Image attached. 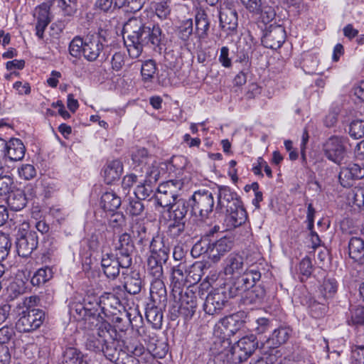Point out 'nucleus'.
I'll use <instances>...</instances> for the list:
<instances>
[{
    "label": "nucleus",
    "mask_w": 364,
    "mask_h": 364,
    "mask_svg": "<svg viewBox=\"0 0 364 364\" xmlns=\"http://www.w3.org/2000/svg\"><path fill=\"white\" fill-rule=\"evenodd\" d=\"M349 134L355 139L363 137L364 120L357 119L353 121L349 126Z\"/></svg>",
    "instance_id": "5fc2aeb1"
},
{
    "label": "nucleus",
    "mask_w": 364,
    "mask_h": 364,
    "mask_svg": "<svg viewBox=\"0 0 364 364\" xmlns=\"http://www.w3.org/2000/svg\"><path fill=\"white\" fill-rule=\"evenodd\" d=\"M183 187L180 180H170L161 183L157 188L156 200L159 205L169 207L178 199V191Z\"/></svg>",
    "instance_id": "1a4fd4ad"
},
{
    "label": "nucleus",
    "mask_w": 364,
    "mask_h": 364,
    "mask_svg": "<svg viewBox=\"0 0 364 364\" xmlns=\"http://www.w3.org/2000/svg\"><path fill=\"white\" fill-rule=\"evenodd\" d=\"M338 289L337 282L334 279H326L321 287L320 291L326 299H332Z\"/></svg>",
    "instance_id": "c03bdc74"
},
{
    "label": "nucleus",
    "mask_w": 364,
    "mask_h": 364,
    "mask_svg": "<svg viewBox=\"0 0 364 364\" xmlns=\"http://www.w3.org/2000/svg\"><path fill=\"white\" fill-rule=\"evenodd\" d=\"M188 206H190V200L187 202L182 198H179L173 205L169 206L168 208L173 210V220H185Z\"/></svg>",
    "instance_id": "a19ab883"
},
{
    "label": "nucleus",
    "mask_w": 364,
    "mask_h": 364,
    "mask_svg": "<svg viewBox=\"0 0 364 364\" xmlns=\"http://www.w3.org/2000/svg\"><path fill=\"white\" fill-rule=\"evenodd\" d=\"M0 148L4 156L11 161H16L23 159L25 155L26 148L21 140L11 139L9 142L0 138Z\"/></svg>",
    "instance_id": "6ab92c4d"
},
{
    "label": "nucleus",
    "mask_w": 364,
    "mask_h": 364,
    "mask_svg": "<svg viewBox=\"0 0 364 364\" xmlns=\"http://www.w3.org/2000/svg\"><path fill=\"white\" fill-rule=\"evenodd\" d=\"M131 314L127 313L125 315L124 318L117 316L114 318V326H112L114 329L116 330V333H117V330L121 332H125L127 331L129 326H132V328H134V325L133 321H136V320L141 321L142 318L139 316H134L132 319L130 318Z\"/></svg>",
    "instance_id": "79ce46f5"
},
{
    "label": "nucleus",
    "mask_w": 364,
    "mask_h": 364,
    "mask_svg": "<svg viewBox=\"0 0 364 364\" xmlns=\"http://www.w3.org/2000/svg\"><path fill=\"white\" fill-rule=\"evenodd\" d=\"M124 287L130 294H139L142 288V280L139 272L136 271L132 272L125 277Z\"/></svg>",
    "instance_id": "c9c22d12"
},
{
    "label": "nucleus",
    "mask_w": 364,
    "mask_h": 364,
    "mask_svg": "<svg viewBox=\"0 0 364 364\" xmlns=\"http://www.w3.org/2000/svg\"><path fill=\"white\" fill-rule=\"evenodd\" d=\"M190 200L191 213L202 220L208 218L214 207V198L211 192L206 190L196 191Z\"/></svg>",
    "instance_id": "423d86ee"
},
{
    "label": "nucleus",
    "mask_w": 364,
    "mask_h": 364,
    "mask_svg": "<svg viewBox=\"0 0 364 364\" xmlns=\"http://www.w3.org/2000/svg\"><path fill=\"white\" fill-rule=\"evenodd\" d=\"M242 203L241 200L235 192H233L228 186H219L218 195V203L216 210L225 208V210H231L237 205Z\"/></svg>",
    "instance_id": "412c9836"
},
{
    "label": "nucleus",
    "mask_w": 364,
    "mask_h": 364,
    "mask_svg": "<svg viewBox=\"0 0 364 364\" xmlns=\"http://www.w3.org/2000/svg\"><path fill=\"white\" fill-rule=\"evenodd\" d=\"M361 232L364 234V228ZM348 254L354 261L364 264V240L359 237H352L348 242Z\"/></svg>",
    "instance_id": "393cba45"
},
{
    "label": "nucleus",
    "mask_w": 364,
    "mask_h": 364,
    "mask_svg": "<svg viewBox=\"0 0 364 364\" xmlns=\"http://www.w3.org/2000/svg\"><path fill=\"white\" fill-rule=\"evenodd\" d=\"M228 302V296L225 289H215L205 297L203 309L208 314H218L227 305Z\"/></svg>",
    "instance_id": "4468645a"
},
{
    "label": "nucleus",
    "mask_w": 364,
    "mask_h": 364,
    "mask_svg": "<svg viewBox=\"0 0 364 364\" xmlns=\"http://www.w3.org/2000/svg\"><path fill=\"white\" fill-rule=\"evenodd\" d=\"M186 267L180 264L172 269V285L173 290L180 289L182 287L188 284L187 278H186Z\"/></svg>",
    "instance_id": "ea45409f"
},
{
    "label": "nucleus",
    "mask_w": 364,
    "mask_h": 364,
    "mask_svg": "<svg viewBox=\"0 0 364 364\" xmlns=\"http://www.w3.org/2000/svg\"><path fill=\"white\" fill-rule=\"evenodd\" d=\"M18 173L21 178L26 180H31L36 175L35 167L31 164H24L18 168Z\"/></svg>",
    "instance_id": "69168bd1"
},
{
    "label": "nucleus",
    "mask_w": 364,
    "mask_h": 364,
    "mask_svg": "<svg viewBox=\"0 0 364 364\" xmlns=\"http://www.w3.org/2000/svg\"><path fill=\"white\" fill-rule=\"evenodd\" d=\"M193 33V24L191 18L183 21L178 27L179 38L183 41H188Z\"/></svg>",
    "instance_id": "864d4df0"
},
{
    "label": "nucleus",
    "mask_w": 364,
    "mask_h": 364,
    "mask_svg": "<svg viewBox=\"0 0 364 364\" xmlns=\"http://www.w3.org/2000/svg\"><path fill=\"white\" fill-rule=\"evenodd\" d=\"M132 264L129 262H126L124 264L121 257L112 254L105 255L101 260V266L104 274L107 277L112 279H114L119 276L120 268L127 269Z\"/></svg>",
    "instance_id": "f3484780"
},
{
    "label": "nucleus",
    "mask_w": 364,
    "mask_h": 364,
    "mask_svg": "<svg viewBox=\"0 0 364 364\" xmlns=\"http://www.w3.org/2000/svg\"><path fill=\"white\" fill-rule=\"evenodd\" d=\"M132 231L134 237L139 239L138 242L144 245L149 240V237L147 233V228L144 223H136L132 228Z\"/></svg>",
    "instance_id": "de8ad7c7"
},
{
    "label": "nucleus",
    "mask_w": 364,
    "mask_h": 364,
    "mask_svg": "<svg viewBox=\"0 0 364 364\" xmlns=\"http://www.w3.org/2000/svg\"><path fill=\"white\" fill-rule=\"evenodd\" d=\"M13 178L7 175H0V196H6L11 192Z\"/></svg>",
    "instance_id": "13d9d810"
},
{
    "label": "nucleus",
    "mask_w": 364,
    "mask_h": 364,
    "mask_svg": "<svg viewBox=\"0 0 364 364\" xmlns=\"http://www.w3.org/2000/svg\"><path fill=\"white\" fill-rule=\"evenodd\" d=\"M142 199L136 198L129 200L128 210L132 215L138 216L141 215L144 210V205Z\"/></svg>",
    "instance_id": "052dcab7"
},
{
    "label": "nucleus",
    "mask_w": 364,
    "mask_h": 364,
    "mask_svg": "<svg viewBox=\"0 0 364 364\" xmlns=\"http://www.w3.org/2000/svg\"><path fill=\"white\" fill-rule=\"evenodd\" d=\"M100 309L102 311L104 308H101L98 302L92 307L88 306L87 304L74 302L70 305V314L78 320L84 319L92 323L96 321V326L98 327L100 323L104 321Z\"/></svg>",
    "instance_id": "f8f14e48"
},
{
    "label": "nucleus",
    "mask_w": 364,
    "mask_h": 364,
    "mask_svg": "<svg viewBox=\"0 0 364 364\" xmlns=\"http://www.w3.org/2000/svg\"><path fill=\"white\" fill-rule=\"evenodd\" d=\"M195 35L200 40H205L208 36L210 21L204 10L199 11L195 16Z\"/></svg>",
    "instance_id": "bb28decb"
},
{
    "label": "nucleus",
    "mask_w": 364,
    "mask_h": 364,
    "mask_svg": "<svg viewBox=\"0 0 364 364\" xmlns=\"http://www.w3.org/2000/svg\"><path fill=\"white\" fill-rule=\"evenodd\" d=\"M261 272L258 267L251 265L242 274L234 277L229 287V296L235 297L244 294L261 279Z\"/></svg>",
    "instance_id": "20e7f679"
},
{
    "label": "nucleus",
    "mask_w": 364,
    "mask_h": 364,
    "mask_svg": "<svg viewBox=\"0 0 364 364\" xmlns=\"http://www.w3.org/2000/svg\"><path fill=\"white\" fill-rule=\"evenodd\" d=\"M364 178V164H350L346 167L341 168L338 175L340 183L343 187L353 185V181Z\"/></svg>",
    "instance_id": "aec40b11"
},
{
    "label": "nucleus",
    "mask_w": 364,
    "mask_h": 364,
    "mask_svg": "<svg viewBox=\"0 0 364 364\" xmlns=\"http://www.w3.org/2000/svg\"><path fill=\"white\" fill-rule=\"evenodd\" d=\"M84 44L82 55L90 62L95 61L100 57L106 60L109 55L111 47L117 45L105 30L85 36Z\"/></svg>",
    "instance_id": "f03ea898"
},
{
    "label": "nucleus",
    "mask_w": 364,
    "mask_h": 364,
    "mask_svg": "<svg viewBox=\"0 0 364 364\" xmlns=\"http://www.w3.org/2000/svg\"><path fill=\"white\" fill-rule=\"evenodd\" d=\"M186 220H178L172 219V221L168 225V231L173 237H178L185 230Z\"/></svg>",
    "instance_id": "4d7b16f0"
},
{
    "label": "nucleus",
    "mask_w": 364,
    "mask_h": 364,
    "mask_svg": "<svg viewBox=\"0 0 364 364\" xmlns=\"http://www.w3.org/2000/svg\"><path fill=\"white\" fill-rule=\"evenodd\" d=\"M77 0H51L50 4H43L39 6L38 21L50 23L49 9H59L65 16H73L77 11Z\"/></svg>",
    "instance_id": "9b49d317"
},
{
    "label": "nucleus",
    "mask_w": 364,
    "mask_h": 364,
    "mask_svg": "<svg viewBox=\"0 0 364 364\" xmlns=\"http://www.w3.org/2000/svg\"><path fill=\"white\" fill-rule=\"evenodd\" d=\"M205 264L202 262H196L188 269L186 268V278H187L188 284L191 285L199 282L203 274H205Z\"/></svg>",
    "instance_id": "72a5a7b5"
},
{
    "label": "nucleus",
    "mask_w": 364,
    "mask_h": 364,
    "mask_svg": "<svg viewBox=\"0 0 364 364\" xmlns=\"http://www.w3.org/2000/svg\"><path fill=\"white\" fill-rule=\"evenodd\" d=\"M124 348L135 358L141 356L144 353V347L141 343H131L122 340Z\"/></svg>",
    "instance_id": "bf43d9fd"
},
{
    "label": "nucleus",
    "mask_w": 364,
    "mask_h": 364,
    "mask_svg": "<svg viewBox=\"0 0 364 364\" xmlns=\"http://www.w3.org/2000/svg\"><path fill=\"white\" fill-rule=\"evenodd\" d=\"M166 262L159 261L155 257H149L147 261L148 270L155 279H159L163 275L162 265Z\"/></svg>",
    "instance_id": "a18cd8bd"
},
{
    "label": "nucleus",
    "mask_w": 364,
    "mask_h": 364,
    "mask_svg": "<svg viewBox=\"0 0 364 364\" xmlns=\"http://www.w3.org/2000/svg\"><path fill=\"white\" fill-rule=\"evenodd\" d=\"M150 296L154 304L159 306H166L167 301V294L164 282L159 279H154L151 282L150 287Z\"/></svg>",
    "instance_id": "b1692460"
},
{
    "label": "nucleus",
    "mask_w": 364,
    "mask_h": 364,
    "mask_svg": "<svg viewBox=\"0 0 364 364\" xmlns=\"http://www.w3.org/2000/svg\"><path fill=\"white\" fill-rule=\"evenodd\" d=\"M123 171L122 164L119 160L108 162L103 169V176L107 184H111L118 180Z\"/></svg>",
    "instance_id": "7c9ffc66"
},
{
    "label": "nucleus",
    "mask_w": 364,
    "mask_h": 364,
    "mask_svg": "<svg viewBox=\"0 0 364 364\" xmlns=\"http://www.w3.org/2000/svg\"><path fill=\"white\" fill-rule=\"evenodd\" d=\"M63 364H87L85 355L75 347H67L63 351Z\"/></svg>",
    "instance_id": "f704fd0d"
},
{
    "label": "nucleus",
    "mask_w": 364,
    "mask_h": 364,
    "mask_svg": "<svg viewBox=\"0 0 364 364\" xmlns=\"http://www.w3.org/2000/svg\"><path fill=\"white\" fill-rule=\"evenodd\" d=\"M115 250L116 255L122 259L124 264L126 262L132 264V254L134 252V245L129 234L123 233L119 236L115 244Z\"/></svg>",
    "instance_id": "4be33fe9"
},
{
    "label": "nucleus",
    "mask_w": 364,
    "mask_h": 364,
    "mask_svg": "<svg viewBox=\"0 0 364 364\" xmlns=\"http://www.w3.org/2000/svg\"><path fill=\"white\" fill-rule=\"evenodd\" d=\"M25 283L21 279H17L10 283L7 288L9 297L14 299L18 296L23 294L26 291Z\"/></svg>",
    "instance_id": "8fccbe9b"
},
{
    "label": "nucleus",
    "mask_w": 364,
    "mask_h": 364,
    "mask_svg": "<svg viewBox=\"0 0 364 364\" xmlns=\"http://www.w3.org/2000/svg\"><path fill=\"white\" fill-rule=\"evenodd\" d=\"M26 203L27 198L23 191L17 190L11 193L8 197V204L15 211L22 210L26 205Z\"/></svg>",
    "instance_id": "58836bf2"
},
{
    "label": "nucleus",
    "mask_w": 364,
    "mask_h": 364,
    "mask_svg": "<svg viewBox=\"0 0 364 364\" xmlns=\"http://www.w3.org/2000/svg\"><path fill=\"white\" fill-rule=\"evenodd\" d=\"M97 335L104 339L105 346L102 353L107 359L116 363L121 353L124 351V346L122 347L120 344L122 341L116 333V330L109 323L102 321L97 327Z\"/></svg>",
    "instance_id": "7ed1b4c3"
},
{
    "label": "nucleus",
    "mask_w": 364,
    "mask_h": 364,
    "mask_svg": "<svg viewBox=\"0 0 364 364\" xmlns=\"http://www.w3.org/2000/svg\"><path fill=\"white\" fill-rule=\"evenodd\" d=\"M220 323L228 336L235 334L244 326V321L238 314H234L220 319Z\"/></svg>",
    "instance_id": "2f4dec72"
},
{
    "label": "nucleus",
    "mask_w": 364,
    "mask_h": 364,
    "mask_svg": "<svg viewBox=\"0 0 364 364\" xmlns=\"http://www.w3.org/2000/svg\"><path fill=\"white\" fill-rule=\"evenodd\" d=\"M289 337V331L287 328H279L275 329L270 338L259 347V350L263 355H269V360L274 362L277 358L281 356V353L277 348L286 343Z\"/></svg>",
    "instance_id": "6e6552de"
},
{
    "label": "nucleus",
    "mask_w": 364,
    "mask_h": 364,
    "mask_svg": "<svg viewBox=\"0 0 364 364\" xmlns=\"http://www.w3.org/2000/svg\"><path fill=\"white\" fill-rule=\"evenodd\" d=\"M286 40V31L282 25L270 24L265 27L262 36V43L267 48L277 50Z\"/></svg>",
    "instance_id": "ddd939ff"
},
{
    "label": "nucleus",
    "mask_w": 364,
    "mask_h": 364,
    "mask_svg": "<svg viewBox=\"0 0 364 364\" xmlns=\"http://www.w3.org/2000/svg\"><path fill=\"white\" fill-rule=\"evenodd\" d=\"M266 296V291L261 285L256 284L241 296V301L243 304H259Z\"/></svg>",
    "instance_id": "c85d7f7f"
},
{
    "label": "nucleus",
    "mask_w": 364,
    "mask_h": 364,
    "mask_svg": "<svg viewBox=\"0 0 364 364\" xmlns=\"http://www.w3.org/2000/svg\"><path fill=\"white\" fill-rule=\"evenodd\" d=\"M232 247V241L227 237H223L218 240L210 242L209 259L213 262H218Z\"/></svg>",
    "instance_id": "5701e85b"
},
{
    "label": "nucleus",
    "mask_w": 364,
    "mask_h": 364,
    "mask_svg": "<svg viewBox=\"0 0 364 364\" xmlns=\"http://www.w3.org/2000/svg\"><path fill=\"white\" fill-rule=\"evenodd\" d=\"M162 306L156 305L154 304L151 306H148L146 309V318L147 321L152 325L153 328L156 329L161 328L163 321V313L161 311Z\"/></svg>",
    "instance_id": "4c0bfd02"
},
{
    "label": "nucleus",
    "mask_w": 364,
    "mask_h": 364,
    "mask_svg": "<svg viewBox=\"0 0 364 364\" xmlns=\"http://www.w3.org/2000/svg\"><path fill=\"white\" fill-rule=\"evenodd\" d=\"M45 318L43 311L38 309H26L18 312L16 328L18 332H31L38 328Z\"/></svg>",
    "instance_id": "0eeeda50"
},
{
    "label": "nucleus",
    "mask_w": 364,
    "mask_h": 364,
    "mask_svg": "<svg viewBox=\"0 0 364 364\" xmlns=\"http://www.w3.org/2000/svg\"><path fill=\"white\" fill-rule=\"evenodd\" d=\"M85 37L75 36L70 43L69 53L75 58H80L84 49Z\"/></svg>",
    "instance_id": "3c124183"
},
{
    "label": "nucleus",
    "mask_w": 364,
    "mask_h": 364,
    "mask_svg": "<svg viewBox=\"0 0 364 364\" xmlns=\"http://www.w3.org/2000/svg\"><path fill=\"white\" fill-rule=\"evenodd\" d=\"M151 257H155L159 261L167 262L170 248L166 245L164 241L160 237H153L150 242Z\"/></svg>",
    "instance_id": "c756f323"
},
{
    "label": "nucleus",
    "mask_w": 364,
    "mask_h": 364,
    "mask_svg": "<svg viewBox=\"0 0 364 364\" xmlns=\"http://www.w3.org/2000/svg\"><path fill=\"white\" fill-rule=\"evenodd\" d=\"M115 364H140L139 360L132 355L124 348V351L121 353V355Z\"/></svg>",
    "instance_id": "774afa93"
},
{
    "label": "nucleus",
    "mask_w": 364,
    "mask_h": 364,
    "mask_svg": "<svg viewBox=\"0 0 364 364\" xmlns=\"http://www.w3.org/2000/svg\"><path fill=\"white\" fill-rule=\"evenodd\" d=\"M11 243L9 236L0 233V259L4 260L9 255Z\"/></svg>",
    "instance_id": "e2e57ef3"
},
{
    "label": "nucleus",
    "mask_w": 364,
    "mask_h": 364,
    "mask_svg": "<svg viewBox=\"0 0 364 364\" xmlns=\"http://www.w3.org/2000/svg\"><path fill=\"white\" fill-rule=\"evenodd\" d=\"M160 171L157 166H152L147 168L146 173V179L144 182L135 189L134 194L137 198L145 200L153 192L152 185L159 180Z\"/></svg>",
    "instance_id": "a211bd4d"
},
{
    "label": "nucleus",
    "mask_w": 364,
    "mask_h": 364,
    "mask_svg": "<svg viewBox=\"0 0 364 364\" xmlns=\"http://www.w3.org/2000/svg\"><path fill=\"white\" fill-rule=\"evenodd\" d=\"M220 26L226 31H235L237 26V14L232 8L225 7L221 9L219 15Z\"/></svg>",
    "instance_id": "a878e982"
},
{
    "label": "nucleus",
    "mask_w": 364,
    "mask_h": 364,
    "mask_svg": "<svg viewBox=\"0 0 364 364\" xmlns=\"http://www.w3.org/2000/svg\"><path fill=\"white\" fill-rule=\"evenodd\" d=\"M121 203V198L113 191L105 192L101 196L100 205L105 211L114 212Z\"/></svg>",
    "instance_id": "473e14b6"
},
{
    "label": "nucleus",
    "mask_w": 364,
    "mask_h": 364,
    "mask_svg": "<svg viewBox=\"0 0 364 364\" xmlns=\"http://www.w3.org/2000/svg\"><path fill=\"white\" fill-rule=\"evenodd\" d=\"M193 289L187 288L186 291L181 294V306L179 307V313L182 314L186 319L191 318L194 315L198 306V296L200 295V288Z\"/></svg>",
    "instance_id": "dca6fc26"
},
{
    "label": "nucleus",
    "mask_w": 364,
    "mask_h": 364,
    "mask_svg": "<svg viewBox=\"0 0 364 364\" xmlns=\"http://www.w3.org/2000/svg\"><path fill=\"white\" fill-rule=\"evenodd\" d=\"M348 139L343 136H333L328 139L323 145L324 156L332 162L341 166L348 159L346 144Z\"/></svg>",
    "instance_id": "39448f33"
},
{
    "label": "nucleus",
    "mask_w": 364,
    "mask_h": 364,
    "mask_svg": "<svg viewBox=\"0 0 364 364\" xmlns=\"http://www.w3.org/2000/svg\"><path fill=\"white\" fill-rule=\"evenodd\" d=\"M258 348V341L254 335L243 337L231 348L232 360L235 363H242Z\"/></svg>",
    "instance_id": "9d476101"
},
{
    "label": "nucleus",
    "mask_w": 364,
    "mask_h": 364,
    "mask_svg": "<svg viewBox=\"0 0 364 364\" xmlns=\"http://www.w3.org/2000/svg\"><path fill=\"white\" fill-rule=\"evenodd\" d=\"M247 220V213L242 204L237 205L231 210L226 211V222L229 228H235L244 224Z\"/></svg>",
    "instance_id": "cd10ccee"
},
{
    "label": "nucleus",
    "mask_w": 364,
    "mask_h": 364,
    "mask_svg": "<svg viewBox=\"0 0 364 364\" xmlns=\"http://www.w3.org/2000/svg\"><path fill=\"white\" fill-rule=\"evenodd\" d=\"M156 71V65L154 60H146L141 68V73L143 80L146 82H150L154 78Z\"/></svg>",
    "instance_id": "49530a36"
},
{
    "label": "nucleus",
    "mask_w": 364,
    "mask_h": 364,
    "mask_svg": "<svg viewBox=\"0 0 364 364\" xmlns=\"http://www.w3.org/2000/svg\"><path fill=\"white\" fill-rule=\"evenodd\" d=\"M125 223V217L123 213L119 212H114L110 215L109 219V224L113 228H119L124 225Z\"/></svg>",
    "instance_id": "338daca9"
},
{
    "label": "nucleus",
    "mask_w": 364,
    "mask_h": 364,
    "mask_svg": "<svg viewBox=\"0 0 364 364\" xmlns=\"http://www.w3.org/2000/svg\"><path fill=\"white\" fill-rule=\"evenodd\" d=\"M244 259L238 255H230L226 260V266L225 267V274H239L243 272Z\"/></svg>",
    "instance_id": "e433bc0d"
},
{
    "label": "nucleus",
    "mask_w": 364,
    "mask_h": 364,
    "mask_svg": "<svg viewBox=\"0 0 364 364\" xmlns=\"http://www.w3.org/2000/svg\"><path fill=\"white\" fill-rule=\"evenodd\" d=\"M52 277L53 272L50 267H46L44 268H41L38 269L31 277V283L33 286L39 287L50 279Z\"/></svg>",
    "instance_id": "37998d69"
},
{
    "label": "nucleus",
    "mask_w": 364,
    "mask_h": 364,
    "mask_svg": "<svg viewBox=\"0 0 364 364\" xmlns=\"http://www.w3.org/2000/svg\"><path fill=\"white\" fill-rule=\"evenodd\" d=\"M209 247H210V242L205 238L196 243L191 250L193 257L200 256L202 254H207L209 257Z\"/></svg>",
    "instance_id": "6e6d98bb"
},
{
    "label": "nucleus",
    "mask_w": 364,
    "mask_h": 364,
    "mask_svg": "<svg viewBox=\"0 0 364 364\" xmlns=\"http://www.w3.org/2000/svg\"><path fill=\"white\" fill-rule=\"evenodd\" d=\"M123 39L132 58H138L144 46L159 47L161 41V30L158 26L145 23L140 18H131L124 25Z\"/></svg>",
    "instance_id": "f257e3e1"
},
{
    "label": "nucleus",
    "mask_w": 364,
    "mask_h": 364,
    "mask_svg": "<svg viewBox=\"0 0 364 364\" xmlns=\"http://www.w3.org/2000/svg\"><path fill=\"white\" fill-rule=\"evenodd\" d=\"M149 350L151 352L154 357L164 358L168 351V348L166 343L159 341L155 344L154 347Z\"/></svg>",
    "instance_id": "0e129e2a"
},
{
    "label": "nucleus",
    "mask_w": 364,
    "mask_h": 364,
    "mask_svg": "<svg viewBox=\"0 0 364 364\" xmlns=\"http://www.w3.org/2000/svg\"><path fill=\"white\" fill-rule=\"evenodd\" d=\"M85 346L87 350H92L96 353H100L103 350L104 339L100 337L97 334L89 335Z\"/></svg>",
    "instance_id": "09e8293b"
},
{
    "label": "nucleus",
    "mask_w": 364,
    "mask_h": 364,
    "mask_svg": "<svg viewBox=\"0 0 364 364\" xmlns=\"http://www.w3.org/2000/svg\"><path fill=\"white\" fill-rule=\"evenodd\" d=\"M349 325L364 324V306H358L351 311V318L348 320Z\"/></svg>",
    "instance_id": "680f3d73"
},
{
    "label": "nucleus",
    "mask_w": 364,
    "mask_h": 364,
    "mask_svg": "<svg viewBox=\"0 0 364 364\" xmlns=\"http://www.w3.org/2000/svg\"><path fill=\"white\" fill-rule=\"evenodd\" d=\"M348 200L353 205L361 207L364 205V188L358 186L354 187L348 195Z\"/></svg>",
    "instance_id": "603ef678"
},
{
    "label": "nucleus",
    "mask_w": 364,
    "mask_h": 364,
    "mask_svg": "<svg viewBox=\"0 0 364 364\" xmlns=\"http://www.w3.org/2000/svg\"><path fill=\"white\" fill-rule=\"evenodd\" d=\"M16 243L18 255L27 257L38 247L37 233L35 231H18Z\"/></svg>",
    "instance_id": "2eb2a0df"
}]
</instances>
